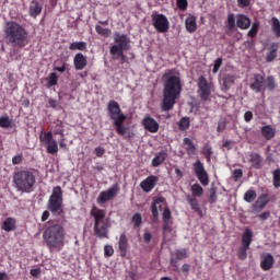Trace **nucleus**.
Returning <instances> with one entry per match:
<instances>
[{"mask_svg":"<svg viewBox=\"0 0 280 280\" xmlns=\"http://www.w3.org/2000/svg\"><path fill=\"white\" fill-rule=\"evenodd\" d=\"M118 248L120 250V257H126V255H128V236L126 233L120 234Z\"/></svg>","mask_w":280,"mask_h":280,"instance_id":"27","label":"nucleus"},{"mask_svg":"<svg viewBox=\"0 0 280 280\" xmlns=\"http://www.w3.org/2000/svg\"><path fill=\"white\" fill-rule=\"evenodd\" d=\"M222 91L226 92L235 84V74L225 73L221 77Z\"/></svg>","mask_w":280,"mask_h":280,"instance_id":"22","label":"nucleus"},{"mask_svg":"<svg viewBox=\"0 0 280 280\" xmlns=\"http://www.w3.org/2000/svg\"><path fill=\"white\" fill-rule=\"evenodd\" d=\"M13 184L18 191L32 194L36 187V170L28 168L18 171L13 174Z\"/></svg>","mask_w":280,"mask_h":280,"instance_id":"5","label":"nucleus"},{"mask_svg":"<svg viewBox=\"0 0 280 280\" xmlns=\"http://www.w3.org/2000/svg\"><path fill=\"white\" fill-rule=\"evenodd\" d=\"M12 127V120H10V117L3 116L0 117V128H11Z\"/></svg>","mask_w":280,"mask_h":280,"instance_id":"47","label":"nucleus"},{"mask_svg":"<svg viewBox=\"0 0 280 280\" xmlns=\"http://www.w3.org/2000/svg\"><path fill=\"white\" fill-rule=\"evenodd\" d=\"M114 43L109 48L110 56H117V51H128L130 49V38L128 35L116 32L114 34Z\"/></svg>","mask_w":280,"mask_h":280,"instance_id":"9","label":"nucleus"},{"mask_svg":"<svg viewBox=\"0 0 280 280\" xmlns=\"http://www.w3.org/2000/svg\"><path fill=\"white\" fill-rule=\"evenodd\" d=\"M259 32V22H254L252 24V28L248 31L247 36L249 38H255L257 36V33Z\"/></svg>","mask_w":280,"mask_h":280,"instance_id":"46","label":"nucleus"},{"mask_svg":"<svg viewBox=\"0 0 280 280\" xmlns=\"http://www.w3.org/2000/svg\"><path fill=\"white\" fill-rule=\"evenodd\" d=\"M242 176H244V171H242V168H235L233 171V177H234L235 183H237V180L240 178H242Z\"/></svg>","mask_w":280,"mask_h":280,"instance_id":"54","label":"nucleus"},{"mask_svg":"<svg viewBox=\"0 0 280 280\" xmlns=\"http://www.w3.org/2000/svg\"><path fill=\"white\" fill-rule=\"evenodd\" d=\"M162 80L164 82L162 110L170 113L176 104V98L180 97V93H183V83L180 77L174 75V70L166 71Z\"/></svg>","mask_w":280,"mask_h":280,"instance_id":"1","label":"nucleus"},{"mask_svg":"<svg viewBox=\"0 0 280 280\" xmlns=\"http://www.w3.org/2000/svg\"><path fill=\"white\" fill-rule=\"evenodd\" d=\"M94 154L101 159V156H104V154H106V150L102 147H97L94 149Z\"/></svg>","mask_w":280,"mask_h":280,"instance_id":"56","label":"nucleus"},{"mask_svg":"<svg viewBox=\"0 0 280 280\" xmlns=\"http://www.w3.org/2000/svg\"><path fill=\"white\" fill-rule=\"evenodd\" d=\"M1 230L5 233H12L16 231V219L8 217L1 224Z\"/></svg>","mask_w":280,"mask_h":280,"instance_id":"24","label":"nucleus"},{"mask_svg":"<svg viewBox=\"0 0 280 280\" xmlns=\"http://www.w3.org/2000/svg\"><path fill=\"white\" fill-rule=\"evenodd\" d=\"M198 86V95L201 100V102H211V83L207 81V78L205 75H201L198 78L197 81Z\"/></svg>","mask_w":280,"mask_h":280,"instance_id":"11","label":"nucleus"},{"mask_svg":"<svg viewBox=\"0 0 280 280\" xmlns=\"http://www.w3.org/2000/svg\"><path fill=\"white\" fill-rule=\"evenodd\" d=\"M186 200L190 206L191 210L195 211V213H198L200 218H202V208H200V203H198V199H196V197L191 195H186Z\"/></svg>","mask_w":280,"mask_h":280,"instance_id":"25","label":"nucleus"},{"mask_svg":"<svg viewBox=\"0 0 280 280\" xmlns=\"http://www.w3.org/2000/svg\"><path fill=\"white\" fill-rule=\"evenodd\" d=\"M119 194V184H114L110 188L107 190L101 191L96 202L102 207V205H106V202H109V200H113Z\"/></svg>","mask_w":280,"mask_h":280,"instance_id":"13","label":"nucleus"},{"mask_svg":"<svg viewBox=\"0 0 280 280\" xmlns=\"http://www.w3.org/2000/svg\"><path fill=\"white\" fill-rule=\"evenodd\" d=\"M201 154L206 156L208 163L211 162V156H213V148H211V145L209 144H205V147L202 148Z\"/></svg>","mask_w":280,"mask_h":280,"instance_id":"42","label":"nucleus"},{"mask_svg":"<svg viewBox=\"0 0 280 280\" xmlns=\"http://www.w3.org/2000/svg\"><path fill=\"white\" fill-rule=\"evenodd\" d=\"M163 237H167V233H172V223L163 221Z\"/></svg>","mask_w":280,"mask_h":280,"instance_id":"49","label":"nucleus"},{"mask_svg":"<svg viewBox=\"0 0 280 280\" xmlns=\"http://www.w3.org/2000/svg\"><path fill=\"white\" fill-rule=\"evenodd\" d=\"M113 60H119L121 65L128 63V57L124 54V50H118L116 55H112Z\"/></svg>","mask_w":280,"mask_h":280,"instance_id":"40","label":"nucleus"},{"mask_svg":"<svg viewBox=\"0 0 280 280\" xmlns=\"http://www.w3.org/2000/svg\"><path fill=\"white\" fill-rule=\"evenodd\" d=\"M271 32L277 38H280V21L277 18L271 19Z\"/></svg>","mask_w":280,"mask_h":280,"instance_id":"37","label":"nucleus"},{"mask_svg":"<svg viewBox=\"0 0 280 280\" xmlns=\"http://www.w3.org/2000/svg\"><path fill=\"white\" fill-rule=\"evenodd\" d=\"M191 192L192 196H196V198H201L202 194H205V189H202L200 184L196 183L191 186Z\"/></svg>","mask_w":280,"mask_h":280,"instance_id":"39","label":"nucleus"},{"mask_svg":"<svg viewBox=\"0 0 280 280\" xmlns=\"http://www.w3.org/2000/svg\"><path fill=\"white\" fill-rule=\"evenodd\" d=\"M220 67H222V57H219L215 61H214V66L212 69V73H218V71H220Z\"/></svg>","mask_w":280,"mask_h":280,"instance_id":"55","label":"nucleus"},{"mask_svg":"<svg viewBox=\"0 0 280 280\" xmlns=\"http://www.w3.org/2000/svg\"><path fill=\"white\" fill-rule=\"evenodd\" d=\"M48 226L43 233V240L51 253L54 250H62L65 248V226L60 223L48 221Z\"/></svg>","mask_w":280,"mask_h":280,"instance_id":"2","label":"nucleus"},{"mask_svg":"<svg viewBox=\"0 0 280 280\" xmlns=\"http://www.w3.org/2000/svg\"><path fill=\"white\" fill-rule=\"evenodd\" d=\"M163 205H165L164 197H155L151 203L152 222L156 224L159 222L160 211H163Z\"/></svg>","mask_w":280,"mask_h":280,"instance_id":"15","label":"nucleus"},{"mask_svg":"<svg viewBox=\"0 0 280 280\" xmlns=\"http://www.w3.org/2000/svg\"><path fill=\"white\" fill-rule=\"evenodd\" d=\"M270 202V195L261 194L258 199L252 205V209L255 213H260L266 209V206Z\"/></svg>","mask_w":280,"mask_h":280,"instance_id":"16","label":"nucleus"},{"mask_svg":"<svg viewBox=\"0 0 280 280\" xmlns=\"http://www.w3.org/2000/svg\"><path fill=\"white\" fill-rule=\"evenodd\" d=\"M69 69V63L62 59H58L54 62V71H58V73H65Z\"/></svg>","mask_w":280,"mask_h":280,"instance_id":"33","label":"nucleus"},{"mask_svg":"<svg viewBox=\"0 0 280 280\" xmlns=\"http://www.w3.org/2000/svg\"><path fill=\"white\" fill-rule=\"evenodd\" d=\"M279 51V44L272 43L268 48V52L266 55L267 62H273L277 59V52Z\"/></svg>","mask_w":280,"mask_h":280,"instance_id":"30","label":"nucleus"},{"mask_svg":"<svg viewBox=\"0 0 280 280\" xmlns=\"http://www.w3.org/2000/svg\"><path fill=\"white\" fill-rule=\"evenodd\" d=\"M70 51H86V42H73L69 46Z\"/></svg>","mask_w":280,"mask_h":280,"instance_id":"36","label":"nucleus"},{"mask_svg":"<svg viewBox=\"0 0 280 280\" xmlns=\"http://www.w3.org/2000/svg\"><path fill=\"white\" fill-rule=\"evenodd\" d=\"M163 222H170L172 220V210L170 208H165L162 213Z\"/></svg>","mask_w":280,"mask_h":280,"instance_id":"50","label":"nucleus"},{"mask_svg":"<svg viewBox=\"0 0 280 280\" xmlns=\"http://www.w3.org/2000/svg\"><path fill=\"white\" fill-rule=\"evenodd\" d=\"M58 84V74L51 72L48 77V86H56Z\"/></svg>","mask_w":280,"mask_h":280,"instance_id":"48","label":"nucleus"},{"mask_svg":"<svg viewBox=\"0 0 280 280\" xmlns=\"http://www.w3.org/2000/svg\"><path fill=\"white\" fill-rule=\"evenodd\" d=\"M153 27L160 34H165V32L170 31V20L163 13H153L151 15Z\"/></svg>","mask_w":280,"mask_h":280,"instance_id":"12","label":"nucleus"},{"mask_svg":"<svg viewBox=\"0 0 280 280\" xmlns=\"http://www.w3.org/2000/svg\"><path fill=\"white\" fill-rule=\"evenodd\" d=\"M113 255H115V249L113 248V245H105L104 246V256L113 257Z\"/></svg>","mask_w":280,"mask_h":280,"instance_id":"53","label":"nucleus"},{"mask_svg":"<svg viewBox=\"0 0 280 280\" xmlns=\"http://www.w3.org/2000/svg\"><path fill=\"white\" fill-rule=\"evenodd\" d=\"M187 5H188L187 0H177V8L179 10H183V11L187 10Z\"/></svg>","mask_w":280,"mask_h":280,"instance_id":"58","label":"nucleus"},{"mask_svg":"<svg viewBox=\"0 0 280 280\" xmlns=\"http://www.w3.org/2000/svg\"><path fill=\"white\" fill-rule=\"evenodd\" d=\"M30 275L38 279V277H40V268L31 269Z\"/></svg>","mask_w":280,"mask_h":280,"instance_id":"63","label":"nucleus"},{"mask_svg":"<svg viewBox=\"0 0 280 280\" xmlns=\"http://www.w3.org/2000/svg\"><path fill=\"white\" fill-rule=\"evenodd\" d=\"M95 31L100 36H104L105 38H108L110 36V30L109 28H104L102 25L97 24L95 26Z\"/></svg>","mask_w":280,"mask_h":280,"instance_id":"45","label":"nucleus"},{"mask_svg":"<svg viewBox=\"0 0 280 280\" xmlns=\"http://www.w3.org/2000/svg\"><path fill=\"white\" fill-rule=\"evenodd\" d=\"M73 65L75 71H82L89 65V61L82 52H78L73 58Z\"/></svg>","mask_w":280,"mask_h":280,"instance_id":"23","label":"nucleus"},{"mask_svg":"<svg viewBox=\"0 0 280 280\" xmlns=\"http://www.w3.org/2000/svg\"><path fill=\"white\" fill-rule=\"evenodd\" d=\"M131 222L133 224V229H139L143 222V217L140 212H136L131 218Z\"/></svg>","mask_w":280,"mask_h":280,"instance_id":"38","label":"nucleus"},{"mask_svg":"<svg viewBox=\"0 0 280 280\" xmlns=\"http://www.w3.org/2000/svg\"><path fill=\"white\" fill-rule=\"evenodd\" d=\"M20 163H23V155H15L12 158V164L13 165H20Z\"/></svg>","mask_w":280,"mask_h":280,"instance_id":"60","label":"nucleus"},{"mask_svg":"<svg viewBox=\"0 0 280 280\" xmlns=\"http://www.w3.org/2000/svg\"><path fill=\"white\" fill-rule=\"evenodd\" d=\"M166 159H167V152L161 151L153 158L152 167H159V165H163Z\"/></svg>","mask_w":280,"mask_h":280,"instance_id":"32","label":"nucleus"},{"mask_svg":"<svg viewBox=\"0 0 280 280\" xmlns=\"http://www.w3.org/2000/svg\"><path fill=\"white\" fill-rule=\"evenodd\" d=\"M236 27H238V30H248V27H250V18L245 14H237Z\"/></svg>","mask_w":280,"mask_h":280,"instance_id":"26","label":"nucleus"},{"mask_svg":"<svg viewBox=\"0 0 280 280\" xmlns=\"http://www.w3.org/2000/svg\"><path fill=\"white\" fill-rule=\"evenodd\" d=\"M156 183H159V176L151 175L140 183V187L142 191H144L145 194H150V191H152V189L156 187Z\"/></svg>","mask_w":280,"mask_h":280,"instance_id":"17","label":"nucleus"},{"mask_svg":"<svg viewBox=\"0 0 280 280\" xmlns=\"http://www.w3.org/2000/svg\"><path fill=\"white\" fill-rule=\"evenodd\" d=\"M259 220L266 221L268 218H270V211L262 212L258 214Z\"/></svg>","mask_w":280,"mask_h":280,"instance_id":"64","label":"nucleus"},{"mask_svg":"<svg viewBox=\"0 0 280 280\" xmlns=\"http://www.w3.org/2000/svg\"><path fill=\"white\" fill-rule=\"evenodd\" d=\"M249 89L254 93H266V91H275L277 89V79L275 75H268L265 78L260 73L254 74L252 82L249 84Z\"/></svg>","mask_w":280,"mask_h":280,"instance_id":"7","label":"nucleus"},{"mask_svg":"<svg viewBox=\"0 0 280 280\" xmlns=\"http://www.w3.org/2000/svg\"><path fill=\"white\" fill-rule=\"evenodd\" d=\"M252 170H261L264 167V158L259 153H249L248 161Z\"/></svg>","mask_w":280,"mask_h":280,"instance_id":"20","label":"nucleus"},{"mask_svg":"<svg viewBox=\"0 0 280 280\" xmlns=\"http://www.w3.org/2000/svg\"><path fill=\"white\" fill-rule=\"evenodd\" d=\"M222 148H224L225 150H233V141L225 140L222 144Z\"/></svg>","mask_w":280,"mask_h":280,"instance_id":"61","label":"nucleus"},{"mask_svg":"<svg viewBox=\"0 0 280 280\" xmlns=\"http://www.w3.org/2000/svg\"><path fill=\"white\" fill-rule=\"evenodd\" d=\"M185 27L189 34H194V32L198 30V24L196 23L195 15H189L188 18H186Z\"/></svg>","mask_w":280,"mask_h":280,"instance_id":"29","label":"nucleus"},{"mask_svg":"<svg viewBox=\"0 0 280 280\" xmlns=\"http://www.w3.org/2000/svg\"><path fill=\"white\" fill-rule=\"evenodd\" d=\"M142 126L145 130H148V132H159V128H161V126L159 125V121H156L154 118H152V116L147 115L143 119H142Z\"/></svg>","mask_w":280,"mask_h":280,"instance_id":"18","label":"nucleus"},{"mask_svg":"<svg viewBox=\"0 0 280 280\" xmlns=\"http://www.w3.org/2000/svg\"><path fill=\"white\" fill-rule=\"evenodd\" d=\"M4 36L7 45L18 47L19 49H23L30 44V33H27V30L23 27V25L14 21H10L7 23V26L4 28Z\"/></svg>","mask_w":280,"mask_h":280,"instance_id":"3","label":"nucleus"},{"mask_svg":"<svg viewBox=\"0 0 280 280\" xmlns=\"http://www.w3.org/2000/svg\"><path fill=\"white\" fill-rule=\"evenodd\" d=\"M184 145H186V152L189 156H194L196 154V144L189 138H184Z\"/></svg>","mask_w":280,"mask_h":280,"instance_id":"35","label":"nucleus"},{"mask_svg":"<svg viewBox=\"0 0 280 280\" xmlns=\"http://www.w3.org/2000/svg\"><path fill=\"white\" fill-rule=\"evenodd\" d=\"M255 198H257V191H255V190H247L244 194L245 202H255Z\"/></svg>","mask_w":280,"mask_h":280,"instance_id":"44","label":"nucleus"},{"mask_svg":"<svg viewBox=\"0 0 280 280\" xmlns=\"http://www.w3.org/2000/svg\"><path fill=\"white\" fill-rule=\"evenodd\" d=\"M250 247H245L244 245H242L238 250H237V257L238 259H241V261H245V259H247L248 257V250Z\"/></svg>","mask_w":280,"mask_h":280,"instance_id":"41","label":"nucleus"},{"mask_svg":"<svg viewBox=\"0 0 280 280\" xmlns=\"http://www.w3.org/2000/svg\"><path fill=\"white\" fill-rule=\"evenodd\" d=\"M194 172L195 176H197L199 183L203 186L207 187L209 185V173H207V170H205V164L200 160H197L194 164Z\"/></svg>","mask_w":280,"mask_h":280,"instance_id":"14","label":"nucleus"},{"mask_svg":"<svg viewBox=\"0 0 280 280\" xmlns=\"http://www.w3.org/2000/svg\"><path fill=\"white\" fill-rule=\"evenodd\" d=\"M226 130V121L221 120L218 122L217 132H224Z\"/></svg>","mask_w":280,"mask_h":280,"instance_id":"57","label":"nucleus"},{"mask_svg":"<svg viewBox=\"0 0 280 280\" xmlns=\"http://www.w3.org/2000/svg\"><path fill=\"white\" fill-rule=\"evenodd\" d=\"M43 12V4L38 0H33L30 4V16L36 19Z\"/></svg>","mask_w":280,"mask_h":280,"instance_id":"28","label":"nucleus"},{"mask_svg":"<svg viewBox=\"0 0 280 280\" xmlns=\"http://www.w3.org/2000/svg\"><path fill=\"white\" fill-rule=\"evenodd\" d=\"M62 187L56 186L52 189V194L50 195L47 203V209L52 213L54 215L58 217L61 213H63L62 209Z\"/></svg>","mask_w":280,"mask_h":280,"instance_id":"8","label":"nucleus"},{"mask_svg":"<svg viewBox=\"0 0 280 280\" xmlns=\"http://www.w3.org/2000/svg\"><path fill=\"white\" fill-rule=\"evenodd\" d=\"M272 266H275V256L270 253L262 255L260 261L261 270L268 272V270H271Z\"/></svg>","mask_w":280,"mask_h":280,"instance_id":"21","label":"nucleus"},{"mask_svg":"<svg viewBox=\"0 0 280 280\" xmlns=\"http://www.w3.org/2000/svg\"><path fill=\"white\" fill-rule=\"evenodd\" d=\"M273 186L276 188L280 187V170L279 168L273 171Z\"/></svg>","mask_w":280,"mask_h":280,"instance_id":"51","label":"nucleus"},{"mask_svg":"<svg viewBox=\"0 0 280 280\" xmlns=\"http://www.w3.org/2000/svg\"><path fill=\"white\" fill-rule=\"evenodd\" d=\"M183 259H187V249H176L171 256L170 264L173 268H178V262L183 261Z\"/></svg>","mask_w":280,"mask_h":280,"instance_id":"19","label":"nucleus"},{"mask_svg":"<svg viewBox=\"0 0 280 280\" xmlns=\"http://www.w3.org/2000/svg\"><path fill=\"white\" fill-rule=\"evenodd\" d=\"M238 8H248L250 5V0H236Z\"/></svg>","mask_w":280,"mask_h":280,"instance_id":"59","label":"nucleus"},{"mask_svg":"<svg viewBox=\"0 0 280 280\" xmlns=\"http://www.w3.org/2000/svg\"><path fill=\"white\" fill-rule=\"evenodd\" d=\"M242 246L250 248V244H253V231L250 229H246L242 234Z\"/></svg>","mask_w":280,"mask_h":280,"instance_id":"31","label":"nucleus"},{"mask_svg":"<svg viewBox=\"0 0 280 280\" xmlns=\"http://www.w3.org/2000/svg\"><path fill=\"white\" fill-rule=\"evenodd\" d=\"M228 27L229 30H235V14L233 13L228 15Z\"/></svg>","mask_w":280,"mask_h":280,"instance_id":"52","label":"nucleus"},{"mask_svg":"<svg viewBox=\"0 0 280 280\" xmlns=\"http://www.w3.org/2000/svg\"><path fill=\"white\" fill-rule=\"evenodd\" d=\"M244 120L248 124V121H253V112L247 110L244 114Z\"/></svg>","mask_w":280,"mask_h":280,"instance_id":"62","label":"nucleus"},{"mask_svg":"<svg viewBox=\"0 0 280 280\" xmlns=\"http://www.w3.org/2000/svg\"><path fill=\"white\" fill-rule=\"evenodd\" d=\"M91 218L94 220L93 233L98 240H108L110 231V219L106 218V210L93 206L90 211Z\"/></svg>","mask_w":280,"mask_h":280,"instance_id":"4","label":"nucleus"},{"mask_svg":"<svg viewBox=\"0 0 280 280\" xmlns=\"http://www.w3.org/2000/svg\"><path fill=\"white\" fill-rule=\"evenodd\" d=\"M189 126H190L189 117H183V118L178 121V128H179V130H182L183 132H185V130H189Z\"/></svg>","mask_w":280,"mask_h":280,"instance_id":"43","label":"nucleus"},{"mask_svg":"<svg viewBox=\"0 0 280 280\" xmlns=\"http://www.w3.org/2000/svg\"><path fill=\"white\" fill-rule=\"evenodd\" d=\"M107 115L114 121L115 130L117 135L120 137H126V126L124 124L126 122V119H128V116H126L124 113H121V107L119 106V103L117 101H109L107 104Z\"/></svg>","mask_w":280,"mask_h":280,"instance_id":"6","label":"nucleus"},{"mask_svg":"<svg viewBox=\"0 0 280 280\" xmlns=\"http://www.w3.org/2000/svg\"><path fill=\"white\" fill-rule=\"evenodd\" d=\"M261 135L267 139V141H270V139H273L275 137V129L270 125H266L261 128Z\"/></svg>","mask_w":280,"mask_h":280,"instance_id":"34","label":"nucleus"},{"mask_svg":"<svg viewBox=\"0 0 280 280\" xmlns=\"http://www.w3.org/2000/svg\"><path fill=\"white\" fill-rule=\"evenodd\" d=\"M39 141L40 143L47 144L46 150L48 154H58V141L54 139V132H45V130H42L39 135Z\"/></svg>","mask_w":280,"mask_h":280,"instance_id":"10","label":"nucleus"}]
</instances>
